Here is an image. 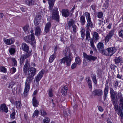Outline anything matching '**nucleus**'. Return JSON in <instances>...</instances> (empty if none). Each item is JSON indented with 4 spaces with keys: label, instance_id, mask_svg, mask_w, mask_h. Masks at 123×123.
I'll return each mask as SVG.
<instances>
[{
    "label": "nucleus",
    "instance_id": "f257e3e1",
    "mask_svg": "<svg viewBox=\"0 0 123 123\" xmlns=\"http://www.w3.org/2000/svg\"><path fill=\"white\" fill-rule=\"evenodd\" d=\"M118 97L119 101V104L120 107L119 108V110L118 111V114L121 119L123 118V113L122 110L123 108V95L121 92H118Z\"/></svg>",
    "mask_w": 123,
    "mask_h": 123
},
{
    "label": "nucleus",
    "instance_id": "f03ea898",
    "mask_svg": "<svg viewBox=\"0 0 123 123\" xmlns=\"http://www.w3.org/2000/svg\"><path fill=\"white\" fill-rule=\"evenodd\" d=\"M33 78L31 77H27L25 83V87L24 90V94L25 96H27V94L29 92L30 87V84Z\"/></svg>",
    "mask_w": 123,
    "mask_h": 123
},
{
    "label": "nucleus",
    "instance_id": "7ed1b4c3",
    "mask_svg": "<svg viewBox=\"0 0 123 123\" xmlns=\"http://www.w3.org/2000/svg\"><path fill=\"white\" fill-rule=\"evenodd\" d=\"M71 54V53H69L68 54V56H67L60 60V63L61 64L63 63L64 64H66L67 66H70L72 58Z\"/></svg>",
    "mask_w": 123,
    "mask_h": 123
},
{
    "label": "nucleus",
    "instance_id": "20e7f679",
    "mask_svg": "<svg viewBox=\"0 0 123 123\" xmlns=\"http://www.w3.org/2000/svg\"><path fill=\"white\" fill-rule=\"evenodd\" d=\"M24 39L26 42L29 43L32 45H34L36 43L35 37L33 34L25 37Z\"/></svg>",
    "mask_w": 123,
    "mask_h": 123
},
{
    "label": "nucleus",
    "instance_id": "39448f33",
    "mask_svg": "<svg viewBox=\"0 0 123 123\" xmlns=\"http://www.w3.org/2000/svg\"><path fill=\"white\" fill-rule=\"evenodd\" d=\"M32 51L31 49L28 52H26V53L21 56L20 58V63L22 64L24 62V60L25 59L28 58L32 55Z\"/></svg>",
    "mask_w": 123,
    "mask_h": 123
},
{
    "label": "nucleus",
    "instance_id": "423d86ee",
    "mask_svg": "<svg viewBox=\"0 0 123 123\" xmlns=\"http://www.w3.org/2000/svg\"><path fill=\"white\" fill-rule=\"evenodd\" d=\"M32 51L31 49L28 52H26V53L21 56L20 58V63L22 64L24 62V60L25 59L28 58L32 55Z\"/></svg>",
    "mask_w": 123,
    "mask_h": 123
},
{
    "label": "nucleus",
    "instance_id": "0eeeda50",
    "mask_svg": "<svg viewBox=\"0 0 123 123\" xmlns=\"http://www.w3.org/2000/svg\"><path fill=\"white\" fill-rule=\"evenodd\" d=\"M30 66V64L29 61L27 59L25 62V63L23 67V71L24 73L26 74L27 75L29 74V67Z\"/></svg>",
    "mask_w": 123,
    "mask_h": 123
},
{
    "label": "nucleus",
    "instance_id": "6e6552de",
    "mask_svg": "<svg viewBox=\"0 0 123 123\" xmlns=\"http://www.w3.org/2000/svg\"><path fill=\"white\" fill-rule=\"evenodd\" d=\"M44 71L43 70H41L37 75L35 78V79L36 81L37 84L38 85L39 81L41 79L43 76L44 74Z\"/></svg>",
    "mask_w": 123,
    "mask_h": 123
},
{
    "label": "nucleus",
    "instance_id": "1a4fd4ad",
    "mask_svg": "<svg viewBox=\"0 0 123 123\" xmlns=\"http://www.w3.org/2000/svg\"><path fill=\"white\" fill-rule=\"evenodd\" d=\"M3 41L4 43L7 45H10L13 44L15 41V40L13 38L9 39L4 38Z\"/></svg>",
    "mask_w": 123,
    "mask_h": 123
},
{
    "label": "nucleus",
    "instance_id": "9d476101",
    "mask_svg": "<svg viewBox=\"0 0 123 123\" xmlns=\"http://www.w3.org/2000/svg\"><path fill=\"white\" fill-rule=\"evenodd\" d=\"M83 55L84 58L88 60L94 61L97 58L96 57L94 56L91 55H88L86 53H83Z\"/></svg>",
    "mask_w": 123,
    "mask_h": 123
},
{
    "label": "nucleus",
    "instance_id": "9b49d317",
    "mask_svg": "<svg viewBox=\"0 0 123 123\" xmlns=\"http://www.w3.org/2000/svg\"><path fill=\"white\" fill-rule=\"evenodd\" d=\"M36 69L32 67L29 68V74H27L29 75L28 77H31L33 78V77L36 74Z\"/></svg>",
    "mask_w": 123,
    "mask_h": 123
},
{
    "label": "nucleus",
    "instance_id": "f8f14e48",
    "mask_svg": "<svg viewBox=\"0 0 123 123\" xmlns=\"http://www.w3.org/2000/svg\"><path fill=\"white\" fill-rule=\"evenodd\" d=\"M114 34L113 31H111L105 38V43H107L112 37Z\"/></svg>",
    "mask_w": 123,
    "mask_h": 123
},
{
    "label": "nucleus",
    "instance_id": "ddd939ff",
    "mask_svg": "<svg viewBox=\"0 0 123 123\" xmlns=\"http://www.w3.org/2000/svg\"><path fill=\"white\" fill-rule=\"evenodd\" d=\"M0 110L1 112L7 113L8 111V107L6 105L4 104H1L0 106Z\"/></svg>",
    "mask_w": 123,
    "mask_h": 123
},
{
    "label": "nucleus",
    "instance_id": "4468645a",
    "mask_svg": "<svg viewBox=\"0 0 123 123\" xmlns=\"http://www.w3.org/2000/svg\"><path fill=\"white\" fill-rule=\"evenodd\" d=\"M109 55L111 56L114 54L117 51V49L115 47H110L107 48Z\"/></svg>",
    "mask_w": 123,
    "mask_h": 123
},
{
    "label": "nucleus",
    "instance_id": "2eb2a0df",
    "mask_svg": "<svg viewBox=\"0 0 123 123\" xmlns=\"http://www.w3.org/2000/svg\"><path fill=\"white\" fill-rule=\"evenodd\" d=\"M21 48L25 52H28L29 50V46L25 43H23L21 45Z\"/></svg>",
    "mask_w": 123,
    "mask_h": 123
},
{
    "label": "nucleus",
    "instance_id": "dca6fc26",
    "mask_svg": "<svg viewBox=\"0 0 123 123\" xmlns=\"http://www.w3.org/2000/svg\"><path fill=\"white\" fill-rule=\"evenodd\" d=\"M92 93L95 96H100L102 95L103 92L101 89H96L93 91Z\"/></svg>",
    "mask_w": 123,
    "mask_h": 123
},
{
    "label": "nucleus",
    "instance_id": "f3484780",
    "mask_svg": "<svg viewBox=\"0 0 123 123\" xmlns=\"http://www.w3.org/2000/svg\"><path fill=\"white\" fill-rule=\"evenodd\" d=\"M109 86L108 85L106 84L104 90V100L106 99L108 93Z\"/></svg>",
    "mask_w": 123,
    "mask_h": 123
},
{
    "label": "nucleus",
    "instance_id": "a211bd4d",
    "mask_svg": "<svg viewBox=\"0 0 123 123\" xmlns=\"http://www.w3.org/2000/svg\"><path fill=\"white\" fill-rule=\"evenodd\" d=\"M97 47L98 49L100 52H103L104 47L103 43L99 42L98 44Z\"/></svg>",
    "mask_w": 123,
    "mask_h": 123
},
{
    "label": "nucleus",
    "instance_id": "6ab92c4d",
    "mask_svg": "<svg viewBox=\"0 0 123 123\" xmlns=\"http://www.w3.org/2000/svg\"><path fill=\"white\" fill-rule=\"evenodd\" d=\"M56 0H47L48 3L49 5V9L52 10L53 7L54 3Z\"/></svg>",
    "mask_w": 123,
    "mask_h": 123
},
{
    "label": "nucleus",
    "instance_id": "aec40b11",
    "mask_svg": "<svg viewBox=\"0 0 123 123\" xmlns=\"http://www.w3.org/2000/svg\"><path fill=\"white\" fill-rule=\"evenodd\" d=\"M32 104L33 106L35 107H37L38 106L39 104V102L36 99V97H33L32 99Z\"/></svg>",
    "mask_w": 123,
    "mask_h": 123
},
{
    "label": "nucleus",
    "instance_id": "412c9836",
    "mask_svg": "<svg viewBox=\"0 0 123 123\" xmlns=\"http://www.w3.org/2000/svg\"><path fill=\"white\" fill-rule=\"evenodd\" d=\"M112 102L115 111L118 112L119 110V109H118L117 100H116V101H113Z\"/></svg>",
    "mask_w": 123,
    "mask_h": 123
},
{
    "label": "nucleus",
    "instance_id": "4be33fe9",
    "mask_svg": "<svg viewBox=\"0 0 123 123\" xmlns=\"http://www.w3.org/2000/svg\"><path fill=\"white\" fill-rule=\"evenodd\" d=\"M51 26V24L50 22H48L46 24L45 27L44 31L46 33L49 32Z\"/></svg>",
    "mask_w": 123,
    "mask_h": 123
},
{
    "label": "nucleus",
    "instance_id": "5701e85b",
    "mask_svg": "<svg viewBox=\"0 0 123 123\" xmlns=\"http://www.w3.org/2000/svg\"><path fill=\"white\" fill-rule=\"evenodd\" d=\"M41 32V31L40 27L37 26L35 28V35H36L39 36Z\"/></svg>",
    "mask_w": 123,
    "mask_h": 123
},
{
    "label": "nucleus",
    "instance_id": "b1692460",
    "mask_svg": "<svg viewBox=\"0 0 123 123\" xmlns=\"http://www.w3.org/2000/svg\"><path fill=\"white\" fill-rule=\"evenodd\" d=\"M38 18L39 19H37V20L36 19H34V24L35 26L37 25L38 24V22H40L41 20V16H37L36 18Z\"/></svg>",
    "mask_w": 123,
    "mask_h": 123
},
{
    "label": "nucleus",
    "instance_id": "393cba45",
    "mask_svg": "<svg viewBox=\"0 0 123 123\" xmlns=\"http://www.w3.org/2000/svg\"><path fill=\"white\" fill-rule=\"evenodd\" d=\"M25 3L28 6H31L35 5V2L32 0H27L26 1Z\"/></svg>",
    "mask_w": 123,
    "mask_h": 123
},
{
    "label": "nucleus",
    "instance_id": "a878e982",
    "mask_svg": "<svg viewBox=\"0 0 123 123\" xmlns=\"http://www.w3.org/2000/svg\"><path fill=\"white\" fill-rule=\"evenodd\" d=\"M122 61V58L120 56L118 57H116L114 60V61L116 64H118Z\"/></svg>",
    "mask_w": 123,
    "mask_h": 123
},
{
    "label": "nucleus",
    "instance_id": "bb28decb",
    "mask_svg": "<svg viewBox=\"0 0 123 123\" xmlns=\"http://www.w3.org/2000/svg\"><path fill=\"white\" fill-rule=\"evenodd\" d=\"M90 43L91 47L92 49L95 51H96L97 50L95 46L94 45L93 40V39H91L90 40Z\"/></svg>",
    "mask_w": 123,
    "mask_h": 123
},
{
    "label": "nucleus",
    "instance_id": "cd10ccee",
    "mask_svg": "<svg viewBox=\"0 0 123 123\" xmlns=\"http://www.w3.org/2000/svg\"><path fill=\"white\" fill-rule=\"evenodd\" d=\"M75 62L78 65H80L81 64V60L79 56H78L75 57Z\"/></svg>",
    "mask_w": 123,
    "mask_h": 123
},
{
    "label": "nucleus",
    "instance_id": "c85d7f7f",
    "mask_svg": "<svg viewBox=\"0 0 123 123\" xmlns=\"http://www.w3.org/2000/svg\"><path fill=\"white\" fill-rule=\"evenodd\" d=\"M15 105L16 106V107L18 109L20 108L21 106V104L19 101H15L14 103Z\"/></svg>",
    "mask_w": 123,
    "mask_h": 123
},
{
    "label": "nucleus",
    "instance_id": "c756f323",
    "mask_svg": "<svg viewBox=\"0 0 123 123\" xmlns=\"http://www.w3.org/2000/svg\"><path fill=\"white\" fill-rule=\"evenodd\" d=\"M93 38L95 40H98L99 39V37L98 33L96 32H94L93 35Z\"/></svg>",
    "mask_w": 123,
    "mask_h": 123
},
{
    "label": "nucleus",
    "instance_id": "7c9ffc66",
    "mask_svg": "<svg viewBox=\"0 0 123 123\" xmlns=\"http://www.w3.org/2000/svg\"><path fill=\"white\" fill-rule=\"evenodd\" d=\"M56 54L54 53L52 55L50 56L49 59L50 62H52L56 57Z\"/></svg>",
    "mask_w": 123,
    "mask_h": 123
},
{
    "label": "nucleus",
    "instance_id": "2f4dec72",
    "mask_svg": "<svg viewBox=\"0 0 123 123\" xmlns=\"http://www.w3.org/2000/svg\"><path fill=\"white\" fill-rule=\"evenodd\" d=\"M68 90V88L67 87L65 86L63 88L62 92L63 95H65L66 94Z\"/></svg>",
    "mask_w": 123,
    "mask_h": 123
},
{
    "label": "nucleus",
    "instance_id": "473e14b6",
    "mask_svg": "<svg viewBox=\"0 0 123 123\" xmlns=\"http://www.w3.org/2000/svg\"><path fill=\"white\" fill-rule=\"evenodd\" d=\"M62 15H68L69 12L68 10L63 9L62 11Z\"/></svg>",
    "mask_w": 123,
    "mask_h": 123
},
{
    "label": "nucleus",
    "instance_id": "72a5a7b5",
    "mask_svg": "<svg viewBox=\"0 0 123 123\" xmlns=\"http://www.w3.org/2000/svg\"><path fill=\"white\" fill-rule=\"evenodd\" d=\"M85 30L84 28H82L80 31L81 36L82 37V39L83 40L84 39L85 36Z\"/></svg>",
    "mask_w": 123,
    "mask_h": 123
},
{
    "label": "nucleus",
    "instance_id": "f704fd0d",
    "mask_svg": "<svg viewBox=\"0 0 123 123\" xmlns=\"http://www.w3.org/2000/svg\"><path fill=\"white\" fill-rule=\"evenodd\" d=\"M114 93L111 95V98L112 101H116V100H115L116 96L117 97V93L116 92H114Z\"/></svg>",
    "mask_w": 123,
    "mask_h": 123
},
{
    "label": "nucleus",
    "instance_id": "c9c22d12",
    "mask_svg": "<svg viewBox=\"0 0 123 123\" xmlns=\"http://www.w3.org/2000/svg\"><path fill=\"white\" fill-rule=\"evenodd\" d=\"M93 26V24L92 22L87 23L86 24V29L87 30H89V28L90 27L92 28Z\"/></svg>",
    "mask_w": 123,
    "mask_h": 123
},
{
    "label": "nucleus",
    "instance_id": "e433bc0d",
    "mask_svg": "<svg viewBox=\"0 0 123 123\" xmlns=\"http://www.w3.org/2000/svg\"><path fill=\"white\" fill-rule=\"evenodd\" d=\"M86 39L87 40H89L90 39V34L88 30H87L86 33Z\"/></svg>",
    "mask_w": 123,
    "mask_h": 123
},
{
    "label": "nucleus",
    "instance_id": "4c0bfd02",
    "mask_svg": "<svg viewBox=\"0 0 123 123\" xmlns=\"http://www.w3.org/2000/svg\"><path fill=\"white\" fill-rule=\"evenodd\" d=\"M29 29V25L28 24H27L23 28L24 31L25 32H28Z\"/></svg>",
    "mask_w": 123,
    "mask_h": 123
},
{
    "label": "nucleus",
    "instance_id": "58836bf2",
    "mask_svg": "<svg viewBox=\"0 0 123 123\" xmlns=\"http://www.w3.org/2000/svg\"><path fill=\"white\" fill-rule=\"evenodd\" d=\"M91 78L92 80H93V83L95 84H97V80L96 79V76L94 74L92 75L91 76Z\"/></svg>",
    "mask_w": 123,
    "mask_h": 123
},
{
    "label": "nucleus",
    "instance_id": "ea45409f",
    "mask_svg": "<svg viewBox=\"0 0 123 123\" xmlns=\"http://www.w3.org/2000/svg\"><path fill=\"white\" fill-rule=\"evenodd\" d=\"M74 21L73 19H71L70 20L68 23V26L69 28L71 27V26L74 25Z\"/></svg>",
    "mask_w": 123,
    "mask_h": 123
},
{
    "label": "nucleus",
    "instance_id": "a19ab883",
    "mask_svg": "<svg viewBox=\"0 0 123 123\" xmlns=\"http://www.w3.org/2000/svg\"><path fill=\"white\" fill-rule=\"evenodd\" d=\"M52 15H58V12L57 11V8H56L53 11Z\"/></svg>",
    "mask_w": 123,
    "mask_h": 123
},
{
    "label": "nucleus",
    "instance_id": "79ce46f5",
    "mask_svg": "<svg viewBox=\"0 0 123 123\" xmlns=\"http://www.w3.org/2000/svg\"><path fill=\"white\" fill-rule=\"evenodd\" d=\"M39 113V111L38 110H36L35 111L33 114V117H37Z\"/></svg>",
    "mask_w": 123,
    "mask_h": 123
},
{
    "label": "nucleus",
    "instance_id": "37998d69",
    "mask_svg": "<svg viewBox=\"0 0 123 123\" xmlns=\"http://www.w3.org/2000/svg\"><path fill=\"white\" fill-rule=\"evenodd\" d=\"M87 82L88 84L89 88H91L92 87V83L91 82V80L89 78H88L87 81Z\"/></svg>",
    "mask_w": 123,
    "mask_h": 123
},
{
    "label": "nucleus",
    "instance_id": "c03bdc74",
    "mask_svg": "<svg viewBox=\"0 0 123 123\" xmlns=\"http://www.w3.org/2000/svg\"><path fill=\"white\" fill-rule=\"evenodd\" d=\"M43 123H49V119L47 117H45L43 120Z\"/></svg>",
    "mask_w": 123,
    "mask_h": 123
},
{
    "label": "nucleus",
    "instance_id": "a18cd8bd",
    "mask_svg": "<svg viewBox=\"0 0 123 123\" xmlns=\"http://www.w3.org/2000/svg\"><path fill=\"white\" fill-rule=\"evenodd\" d=\"M0 70L1 72L4 73H6L7 72L6 68L4 67H1L0 68Z\"/></svg>",
    "mask_w": 123,
    "mask_h": 123
},
{
    "label": "nucleus",
    "instance_id": "49530a36",
    "mask_svg": "<svg viewBox=\"0 0 123 123\" xmlns=\"http://www.w3.org/2000/svg\"><path fill=\"white\" fill-rule=\"evenodd\" d=\"M41 115L43 116H45L47 114V113L43 109H42L40 110Z\"/></svg>",
    "mask_w": 123,
    "mask_h": 123
},
{
    "label": "nucleus",
    "instance_id": "de8ad7c7",
    "mask_svg": "<svg viewBox=\"0 0 123 123\" xmlns=\"http://www.w3.org/2000/svg\"><path fill=\"white\" fill-rule=\"evenodd\" d=\"M52 18L53 19H54L58 22H59V16H52Z\"/></svg>",
    "mask_w": 123,
    "mask_h": 123
},
{
    "label": "nucleus",
    "instance_id": "09e8293b",
    "mask_svg": "<svg viewBox=\"0 0 123 123\" xmlns=\"http://www.w3.org/2000/svg\"><path fill=\"white\" fill-rule=\"evenodd\" d=\"M102 52L105 55H109V54H108V52L107 51V49H106V50H104V49H103V52Z\"/></svg>",
    "mask_w": 123,
    "mask_h": 123
},
{
    "label": "nucleus",
    "instance_id": "8fccbe9b",
    "mask_svg": "<svg viewBox=\"0 0 123 123\" xmlns=\"http://www.w3.org/2000/svg\"><path fill=\"white\" fill-rule=\"evenodd\" d=\"M15 49L13 48H11L9 49V52L11 54H14L15 52Z\"/></svg>",
    "mask_w": 123,
    "mask_h": 123
},
{
    "label": "nucleus",
    "instance_id": "3c124183",
    "mask_svg": "<svg viewBox=\"0 0 123 123\" xmlns=\"http://www.w3.org/2000/svg\"><path fill=\"white\" fill-rule=\"evenodd\" d=\"M16 71V69L14 67L11 68L10 70V73L12 74L14 73Z\"/></svg>",
    "mask_w": 123,
    "mask_h": 123
},
{
    "label": "nucleus",
    "instance_id": "603ef678",
    "mask_svg": "<svg viewBox=\"0 0 123 123\" xmlns=\"http://www.w3.org/2000/svg\"><path fill=\"white\" fill-rule=\"evenodd\" d=\"M80 19L81 22L84 23L83 24H84L85 22V18L84 16H81L80 17Z\"/></svg>",
    "mask_w": 123,
    "mask_h": 123
},
{
    "label": "nucleus",
    "instance_id": "864d4df0",
    "mask_svg": "<svg viewBox=\"0 0 123 123\" xmlns=\"http://www.w3.org/2000/svg\"><path fill=\"white\" fill-rule=\"evenodd\" d=\"M52 89H50L49 90V95L50 97H52L53 96L52 93Z\"/></svg>",
    "mask_w": 123,
    "mask_h": 123
},
{
    "label": "nucleus",
    "instance_id": "5fc2aeb1",
    "mask_svg": "<svg viewBox=\"0 0 123 123\" xmlns=\"http://www.w3.org/2000/svg\"><path fill=\"white\" fill-rule=\"evenodd\" d=\"M118 35L120 37L123 38V30H121L119 32Z\"/></svg>",
    "mask_w": 123,
    "mask_h": 123
},
{
    "label": "nucleus",
    "instance_id": "6e6d98bb",
    "mask_svg": "<svg viewBox=\"0 0 123 123\" xmlns=\"http://www.w3.org/2000/svg\"><path fill=\"white\" fill-rule=\"evenodd\" d=\"M15 112H13L11 115V118L12 119H14L15 117Z\"/></svg>",
    "mask_w": 123,
    "mask_h": 123
},
{
    "label": "nucleus",
    "instance_id": "4d7b16f0",
    "mask_svg": "<svg viewBox=\"0 0 123 123\" xmlns=\"http://www.w3.org/2000/svg\"><path fill=\"white\" fill-rule=\"evenodd\" d=\"M87 23L92 22L91 21L90 16H86Z\"/></svg>",
    "mask_w": 123,
    "mask_h": 123
},
{
    "label": "nucleus",
    "instance_id": "13d9d810",
    "mask_svg": "<svg viewBox=\"0 0 123 123\" xmlns=\"http://www.w3.org/2000/svg\"><path fill=\"white\" fill-rule=\"evenodd\" d=\"M77 64L75 62L71 66V68L72 69H73L75 68L77 66Z\"/></svg>",
    "mask_w": 123,
    "mask_h": 123
},
{
    "label": "nucleus",
    "instance_id": "bf43d9fd",
    "mask_svg": "<svg viewBox=\"0 0 123 123\" xmlns=\"http://www.w3.org/2000/svg\"><path fill=\"white\" fill-rule=\"evenodd\" d=\"M98 110L101 112H103L104 111L103 108L101 106H98Z\"/></svg>",
    "mask_w": 123,
    "mask_h": 123
},
{
    "label": "nucleus",
    "instance_id": "052dcab7",
    "mask_svg": "<svg viewBox=\"0 0 123 123\" xmlns=\"http://www.w3.org/2000/svg\"><path fill=\"white\" fill-rule=\"evenodd\" d=\"M72 26L73 28V31L74 32H75L76 31V26L75 25H72Z\"/></svg>",
    "mask_w": 123,
    "mask_h": 123
},
{
    "label": "nucleus",
    "instance_id": "680f3d73",
    "mask_svg": "<svg viewBox=\"0 0 123 123\" xmlns=\"http://www.w3.org/2000/svg\"><path fill=\"white\" fill-rule=\"evenodd\" d=\"M91 6L92 9L93 10L95 11V10L96 8V5L94 4L92 5Z\"/></svg>",
    "mask_w": 123,
    "mask_h": 123
},
{
    "label": "nucleus",
    "instance_id": "e2e57ef3",
    "mask_svg": "<svg viewBox=\"0 0 123 123\" xmlns=\"http://www.w3.org/2000/svg\"><path fill=\"white\" fill-rule=\"evenodd\" d=\"M98 17L100 18L101 19H99L98 20L101 21H102V22H103V20H104V18L103 17V16H97Z\"/></svg>",
    "mask_w": 123,
    "mask_h": 123
},
{
    "label": "nucleus",
    "instance_id": "0e129e2a",
    "mask_svg": "<svg viewBox=\"0 0 123 123\" xmlns=\"http://www.w3.org/2000/svg\"><path fill=\"white\" fill-rule=\"evenodd\" d=\"M12 61H13V62L14 63V66L17 65V62L16 61L14 58H13L12 59Z\"/></svg>",
    "mask_w": 123,
    "mask_h": 123
},
{
    "label": "nucleus",
    "instance_id": "69168bd1",
    "mask_svg": "<svg viewBox=\"0 0 123 123\" xmlns=\"http://www.w3.org/2000/svg\"><path fill=\"white\" fill-rule=\"evenodd\" d=\"M110 94H111L113 93H114V92H116L115 91L113 88H110Z\"/></svg>",
    "mask_w": 123,
    "mask_h": 123
},
{
    "label": "nucleus",
    "instance_id": "338daca9",
    "mask_svg": "<svg viewBox=\"0 0 123 123\" xmlns=\"http://www.w3.org/2000/svg\"><path fill=\"white\" fill-rule=\"evenodd\" d=\"M117 77L120 79H121L122 77V75L118 74L117 75Z\"/></svg>",
    "mask_w": 123,
    "mask_h": 123
},
{
    "label": "nucleus",
    "instance_id": "774afa93",
    "mask_svg": "<svg viewBox=\"0 0 123 123\" xmlns=\"http://www.w3.org/2000/svg\"><path fill=\"white\" fill-rule=\"evenodd\" d=\"M114 83L115 86L117 87L118 86V82L117 81H115Z\"/></svg>",
    "mask_w": 123,
    "mask_h": 123
}]
</instances>
